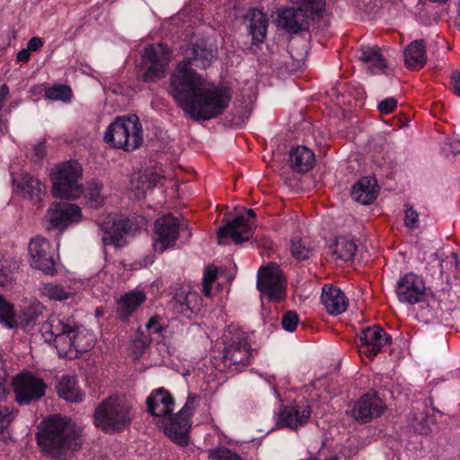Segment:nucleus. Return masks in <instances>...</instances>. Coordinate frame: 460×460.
Segmentation results:
<instances>
[{
	"instance_id": "1",
	"label": "nucleus",
	"mask_w": 460,
	"mask_h": 460,
	"mask_svg": "<svg viewBox=\"0 0 460 460\" xmlns=\"http://www.w3.org/2000/svg\"><path fill=\"white\" fill-rule=\"evenodd\" d=\"M191 55L180 62L171 75V94L192 119L208 120L221 114L231 101L226 89L210 84L192 66L206 68L216 50L204 40L197 41Z\"/></svg>"
},
{
	"instance_id": "2",
	"label": "nucleus",
	"mask_w": 460,
	"mask_h": 460,
	"mask_svg": "<svg viewBox=\"0 0 460 460\" xmlns=\"http://www.w3.org/2000/svg\"><path fill=\"white\" fill-rule=\"evenodd\" d=\"M197 399L194 395L188 396L184 406L172 415L174 401L167 390L158 388L147 397L146 406L148 412L158 418L156 425L164 430V435L176 444L186 446L191 426L190 418L196 410Z\"/></svg>"
},
{
	"instance_id": "3",
	"label": "nucleus",
	"mask_w": 460,
	"mask_h": 460,
	"mask_svg": "<svg viewBox=\"0 0 460 460\" xmlns=\"http://www.w3.org/2000/svg\"><path fill=\"white\" fill-rule=\"evenodd\" d=\"M47 342L54 341L59 356L74 358L93 346V339L77 323L72 314L54 313L40 327Z\"/></svg>"
},
{
	"instance_id": "4",
	"label": "nucleus",
	"mask_w": 460,
	"mask_h": 460,
	"mask_svg": "<svg viewBox=\"0 0 460 460\" xmlns=\"http://www.w3.org/2000/svg\"><path fill=\"white\" fill-rule=\"evenodd\" d=\"M37 440L46 455L58 460H68L81 447V429L69 419L56 415L44 421Z\"/></svg>"
},
{
	"instance_id": "5",
	"label": "nucleus",
	"mask_w": 460,
	"mask_h": 460,
	"mask_svg": "<svg viewBox=\"0 0 460 460\" xmlns=\"http://www.w3.org/2000/svg\"><path fill=\"white\" fill-rule=\"evenodd\" d=\"M134 417L131 406L124 398L112 395L101 402L93 412V423L105 433L120 432Z\"/></svg>"
},
{
	"instance_id": "6",
	"label": "nucleus",
	"mask_w": 460,
	"mask_h": 460,
	"mask_svg": "<svg viewBox=\"0 0 460 460\" xmlns=\"http://www.w3.org/2000/svg\"><path fill=\"white\" fill-rule=\"evenodd\" d=\"M103 139L111 146L127 152L139 148L143 143V129L138 117L117 118L106 129Z\"/></svg>"
},
{
	"instance_id": "7",
	"label": "nucleus",
	"mask_w": 460,
	"mask_h": 460,
	"mask_svg": "<svg viewBox=\"0 0 460 460\" xmlns=\"http://www.w3.org/2000/svg\"><path fill=\"white\" fill-rule=\"evenodd\" d=\"M171 61L172 53L165 44L157 43L146 47L137 68V79L146 84L164 79Z\"/></svg>"
},
{
	"instance_id": "8",
	"label": "nucleus",
	"mask_w": 460,
	"mask_h": 460,
	"mask_svg": "<svg viewBox=\"0 0 460 460\" xmlns=\"http://www.w3.org/2000/svg\"><path fill=\"white\" fill-rule=\"evenodd\" d=\"M298 7H283L277 11L276 25L288 33L296 34L308 27V16L305 9L320 13L324 0H290Z\"/></svg>"
},
{
	"instance_id": "9",
	"label": "nucleus",
	"mask_w": 460,
	"mask_h": 460,
	"mask_svg": "<svg viewBox=\"0 0 460 460\" xmlns=\"http://www.w3.org/2000/svg\"><path fill=\"white\" fill-rule=\"evenodd\" d=\"M223 363L233 371H239L251 364L254 350L249 342V336L239 330H228L224 335Z\"/></svg>"
},
{
	"instance_id": "10",
	"label": "nucleus",
	"mask_w": 460,
	"mask_h": 460,
	"mask_svg": "<svg viewBox=\"0 0 460 460\" xmlns=\"http://www.w3.org/2000/svg\"><path fill=\"white\" fill-rule=\"evenodd\" d=\"M82 177V167L76 161H69L59 164L52 176V194L64 199H76L82 193V186L78 183Z\"/></svg>"
},
{
	"instance_id": "11",
	"label": "nucleus",
	"mask_w": 460,
	"mask_h": 460,
	"mask_svg": "<svg viewBox=\"0 0 460 460\" xmlns=\"http://www.w3.org/2000/svg\"><path fill=\"white\" fill-rule=\"evenodd\" d=\"M15 402L20 405H28L37 402L46 394L45 381L31 372L16 375L12 382Z\"/></svg>"
},
{
	"instance_id": "12",
	"label": "nucleus",
	"mask_w": 460,
	"mask_h": 460,
	"mask_svg": "<svg viewBox=\"0 0 460 460\" xmlns=\"http://www.w3.org/2000/svg\"><path fill=\"white\" fill-rule=\"evenodd\" d=\"M257 288L262 297H267L270 302H278L285 297V279L277 264L271 263L259 270Z\"/></svg>"
},
{
	"instance_id": "13",
	"label": "nucleus",
	"mask_w": 460,
	"mask_h": 460,
	"mask_svg": "<svg viewBox=\"0 0 460 460\" xmlns=\"http://www.w3.org/2000/svg\"><path fill=\"white\" fill-rule=\"evenodd\" d=\"M254 217L255 212L252 208H249L246 210V216H238L232 221H228L226 225L219 227L217 231L218 243H228L227 239L229 237L234 243H242L249 240L255 227L253 222L251 221V219Z\"/></svg>"
},
{
	"instance_id": "14",
	"label": "nucleus",
	"mask_w": 460,
	"mask_h": 460,
	"mask_svg": "<svg viewBox=\"0 0 460 460\" xmlns=\"http://www.w3.org/2000/svg\"><path fill=\"white\" fill-rule=\"evenodd\" d=\"M395 293L400 302L409 305L421 303L429 296L422 278L411 272L398 279Z\"/></svg>"
},
{
	"instance_id": "15",
	"label": "nucleus",
	"mask_w": 460,
	"mask_h": 460,
	"mask_svg": "<svg viewBox=\"0 0 460 460\" xmlns=\"http://www.w3.org/2000/svg\"><path fill=\"white\" fill-rule=\"evenodd\" d=\"M100 231L104 246L120 248L126 244L124 236L131 233L132 226L128 219L109 216L100 224Z\"/></svg>"
},
{
	"instance_id": "16",
	"label": "nucleus",
	"mask_w": 460,
	"mask_h": 460,
	"mask_svg": "<svg viewBox=\"0 0 460 460\" xmlns=\"http://www.w3.org/2000/svg\"><path fill=\"white\" fill-rule=\"evenodd\" d=\"M81 208L74 204L59 202L52 204L48 210L45 218L48 229L66 228L69 224L76 223L81 219Z\"/></svg>"
},
{
	"instance_id": "17",
	"label": "nucleus",
	"mask_w": 460,
	"mask_h": 460,
	"mask_svg": "<svg viewBox=\"0 0 460 460\" xmlns=\"http://www.w3.org/2000/svg\"><path fill=\"white\" fill-rule=\"evenodd\" d=\"M179 228L180 224L176 217L165 216L156 219L154 224L155 249L163 252L167 248L174 245L179 237Z\"/></svg>"
},
{
	"instance_id": "18",
	"label": "nucleus",
	"mask_w": 460,
	"mask_h": 460,
	"mask_svg": "<svg viewBox=\"0 0 460 460\" xmlns=\"http://www.w3.org/2000/svg\"><path fill=\"white\" fill-rule=\"evenodd\" d=\"M385 409L384 402L375 393H367L355 402L350 412L357 421L367 423L380 417Z\"/></svg>"
},
{
	"instance_id": "19",
	"label": "nucleus",
	"mask_w": 460,
	"mask_h": 460,
	"mask_svg": "<svg viewBox=\"0 0 460 460\" xmlns=\"http://www.w3.org/2000/svg\"><path fill=\"white\" fill-rule=\"evenodd\" d=\"M391 340L392 337L378 325L367 327L359 334V351L374 358Z\"/></svg>"
},
{
	"instance_id": "20",
	"label": "nucleus",
	"mask_w": 460,
	"mask_h": 460,
	"mask_svg": "<svg viewBox=\"0 0 460 460\" xmlns=\"http://www.w3.org/2000/svg\"><path fill=\"white\" fill-rule=\"evenodd\" d=\"M311 413V406L307 403L282 406L278 413L276 425L279 428L296 430L308 422Z\"/></svg>"
},
{
	"instance_id": "21",
	"label": "nucleus",
	"mask_w": 460,
	"mask_h": 460,
	"mask_svg": "<svg viewBox=\"0 0 460 460\" xmlns=\"http://www.w3.org/2000/svg\"><path fill=\"white\" fill-rule=\"evenodd\" d=\"M29 252L31 255V265L41 270L45 274H53L55 272V262L50 252V244L43 237L31 239L29 243Z\"/></svg>"
},
{
	"instance_id": "22",
	"label": "nucleus",
	"mask_w": 460,
	"mask_h": 460,
	"mask_svg": "<svg viewBox=\"0 0 460 460\" xmlns=\"http://www.w3.org/2000/svg\"><path fill=\"white\" fill-rule=\"evenodd\" d=\"M358 58L368 64L367 70L374 75L385 74L388 67L386 59L385 58L380 48L376 45L362 46Z\"/></svg>"
},
{
	"instance_id": "23",
	"label": "nucleus",
	"mask_w": 460,
	"mask_h": 460,
	"mask_svg": "<svg viewBox=\"0 0 460 460\" xmlns=\"http://www.w3.org/2000/svg\"><path fill=\"white\" fill-rule=\"evenodd\" d=\"M321 301L330 314L337 315L346 311L348 300L344 293L337 288L324 287Z\"/></svg>"
},
{
	"instance_id": "24",
	"label": "nucleus",
	"mask_w": 460,
	"mask_h": 460,
	"mask_svg": "<svg viewBox=\"0 0 460 460\" xmlns=\"http://www.w3.org/2000/svg\"><path fill=\"white\" fill-rule=\"evenodd\" d=\"M199 303L198 293L184 288L177 289L172 299L174 309L186 317H190L199 308Z\"/></svg>"
},
{
	"instance_id": "25",
	"label": "nucleus",
	"mask_w": 460,
	"mask_h": 460,
	"mask_svg": "<svg viewBox=\"0 0 460 460\" xmlns=\"http://www.w3.org/2000/svg\"><path fill=\"white\" fill-rule=\"evenodd\" d=\"M378 186L376 180L372 177L361 178L352 188V198L363 204L368 205L372 203L377 197Z\"/></svg>"
},
{
	"instance_id": "26",
	"label": "nucleus",
	"mask_w": 460,
	"mask_h": 460,
	"mask_svg": "<svg viewBox=\"0 0 460 460\" xmlns=\"http://www.w3.org/2000/svg\"><path fill=\"white\" fill-rule=\"evenodd\" d=\"M314 162V152L306 146H298L289 152V166L297 172H308L313 168Z\"/></svg>"
},
{
	"instance_id": "27",
	"label": "nucleus",
	"mask_w": 460,
	"mask_h": 460,
	"mask_svg": "<svg viewBox=\"0 0 460 460\" xmlns=\"http://www.w3.org/2000/svg\"><path fill=\"white\" fill-rule=\"evenodd\" d=\"M159 180V175L152 172L147 173L136 172L131 176L129 189L136 199H144L146 192L155 187Z\"/></svg>"
},
{
	"instance_id": "28",
	"label": "nucleus",
	"mask_w": 460,
	"mask_h": 460,
	"mask_svg": "<svg viewBox=\"0 0 460 460\" xmlns=\"http://www.w3.org/2000/svg\"><path fill=\"white\" fill-rule=\"evenodd\" d=\"M146 300V295L141 291H132L124 294L117 301V311L122 321H128V317Z\"/></svg>"
},
{
	"instance_id": "29",
	"label": "nucleus",
	"mask_w": 460,
	"mask_h": 460,
	"mask_svg": "<svg viewBox=\"0 0 460 460\" xmlns=\"http://www.w3.org/2000/svg\"><path fill=\"white\" fill-rule=\"evenodd\" d=\"M18 190L25 198L39 199L45 192L44 184L29 173H22L19 178L13 179Z\"/></svg>"
},
{
	"instance_id": "30",
	"label": "nucleus",
	"mask_w": 460,
	"mask_h": 460,
	"mask_svg": "<svg viewBox=\"0 0 460 460\" xmlns=\"http://www.w3.org/2000/svg\"><path fill=\"white\" fill-rule=\"evenodd\" d=\"M250 22V34L254 41L261 42L266 37L268 29L267 14L259 9H252L246 15Z\"/></svg>"
},
{
	"instance_id": "31",
	"label": "nucleus",
	"mask_w": 460,
	"mask_h": 460,
	"mask_svg": "<svg viewBox=\"0 0 460 460\" xmlns=\"http://www.w3.org/2000/svg\"><path fill=\"white\" fill-rule=\"evenodd\" d=\"M404 56V61L407 67L411 69L422 67L427 62L424 40H417L411 42L407 47Z\"/></svg>"
},
{
	"instance_id": "32",
	"label": "nucleus",
	"mask_w": 460,
	"mask_h": 460,
	"mask_svg": "<svg viewBox=\"0 0 460 460\" xmlns=\"http://www.w3.org/2000/svg\"><path fill=\"white\" fill-rule=\"evenodd\" d=\"M57 388L59 396L66 401L82 402L84 399V394L77 388L75 379L72 376H62Z\"/></svg>"
},
{
	"instance_id": "33",
	"label": "nucleus",
	"mask_w": 460,
	"mask_h": 460,
	"mask_svg": "<svg viewBox=\"0 0 460 460\" xmlns=\"http://www.w3.org/2000/svg\"><path fill=\"white\" fill-rule=\"evenodd\" d=\"M358 249L356 243L348 237L340 236L332 246V251L337 259L349 261L353 259Z\"/></svg>"
},
{
	"instance_id": "34",
	"label": "nucleus",
	"mask_w": 460,
	"mask_h": 460,
	"mask_svg": "<svg viewBox=\"0 0 460 460\" xmlns=\"http://www.w3.org/2000/svg\"><path fill=\"white\" fill-rule=\"evenodd\" d=\"M40 293L42 296L56 301L68 299L74 295L71 287L57 283L43 284L40 288Z\"/></svg>"
},
{
	"instance_id": "35",
	"label": "nucleus",
	"mask_w": 460,
	"mask_h": 460,
	"mask_svg": "<svg viewBox=\"0 0 460 460\" xmlns=\"http://www.w3.org/2000/svg\"><path fill=\"white\" fill-rule=\"evenodd\" d=\"M19 269V262L7 259L0 260V286L8 287L13 282V271Z\"/></svg>"
},
{
	"instance_id": "36",
	"label": "nucleus",
	"mask_w": 460,
	"mask_h": 460,
	"mask_svg": "<svg viewBox=\"0 0 460 460\" xmlns=\"http://www.w3.org/2000/svg\"><path fill=\"white\" fill-rule=\"evenodd\" d=\"M0 322L10 329L17 325L13 305L2 296H0Z\"/></svg>"
},
{
	"instance_id": "37",
	"label": "nucleus",
	"mask_w": 460,
	"mask_h": 460,
	"mask_svg": "<svg viewBox=\"0 0 460 460\" xmlns=\"http://www.w3.org/2000/svg\"><path fill=\"white\" fill-rule=\"evenodd\" d=\"M102 184L98 181H91L87 185V195L90 205L93 208H99L103 204L105 195L102 192Z\"/></svg>"
},
{
	"instance_id": "38",
	"label": "nucleus",
	"mask_w": 460,
	"mask_h": 460,
	"mask_svg": "<svg viewBox=\"0 0 460 460\" xmlns=\"http://www.w3.org/2000/svg\"><path fill=\"white\" fill-rule=\"evenodd\" d=\"M290 252L294 258L302 261L310 257L312 249L306 244L305 240L295 237L290 243Z\"/></svg>"
},
{
	"instance_id": "39",
	"label": "nucleus",
	"mask_w": 460,
	"mask_h": 460,
	"mask_svg": "<svg viewBox=\"0 0 460 460\" xmlns=\"http://www.w3.org/2000/svg\"><path fill=\"white\" fill-rule=\"evenodd\" d=\"M72 96V92L70 87L64 85V84H58L55 85L53 87L49 88L45 92V97L49 100L53 101H63V102H68Z\"/></svg>"
},
{
	"instance_id": "40",
	"label": "nucleus",
	"mask_w": 460,
	"mask_h": 460,
	"mask_svg": "<svg viewBox=\"0 0 460 460\" xmlns=\"http://www.w3.org/2000/svg\"><path fill=\"white\" fill-rule=\"evenodd\" d=\"M208 456L212 460H242L238 454L225 447L211 449Z\"/></svg>"
},
{
	"instance_id": "41",
	"label": "nucleus",
	"mask_w": 460,
	"mask_h": 460,
	"mask_svg": "<svg viewBox=\"0 0 460 460\" xmlns=\"http://www.w3.org/2000/svg\"><path fill=\"white\" fill-rule=\"evenodd\" d=\"M16 416V411L13 408L7 406H0V435L8 429L12 421Z\"/></svg>"
},
{
	"instance_id": "42",
	"label": "nucleus",
	"mask_w": 460,
	"mask_h": 460,
	"mask_svg": "<svg viewBox=\"0 0 460 460\" xmlns=\"http://www.w3.org/2000/svg\"><path fill=\"white\" fill-rule=\"evenodd\" d=\"M427 302V306L421 308V315L425 317L427 321L438 318L439 312L438 310V302L433 296L429 298V296L424 301Z\"/></svg>"
},
{
	"instance_id": "43",
	"label": "nucleus",
	"mask_w": 460,
	"mask_h": 460,
	"mask_svg": "<svg viewBox=\"0 0 460 460\" xmlns=\"http://www.w3.org/2000/svg\"><path fill=\"white\" fill-rule=\"evenodd\" d=\"M298 322V314L295 311H288L283 315L282 327L288 332H293L296 330Z\"/></svg>"
},
{
	"instance_id": "44",
	"label": "nucleus",
	"mask_w": 460,
	"mask_h": 460,
	"mask_svg": "<svg viewBox=\"0 0 460 460\" xmlns=\"http://www.w3.org/2000/svg\"><path fill=\"white\" fill-rule=\"evenodd\" d=\"M405 225L412 229L419 227V214L412 207H407L406 208Z\"/></svg>"
},
{
	"instance_id": "45",
	"label": "nucleus",
	"mask_w": 460,
	"mask_h": 460,
	"mask_svg": "<svg viewBox=\"0 0 460 460\" xmlns=\"http://www.w3.org/2000/svg\"><path fill=\"white\" fill-rule=\"evenodd\" d=\"M397 106V100L394 97H388L383 100L378 104V111L382 114H388L392 112Z\"/></svg>"
},
{
	"instance_id": "46",
	"label": "nucleus",
	"mask_w": 460,
	"mask_h": 460,
	"mask_svg": "<svg viewBox=\"0 0 460 460\" xmlns=\"http://www.w3.org/2000/svg\"><path fill=\"white\" fill-rule=\"evenodd\" d=\"M44 306L40 303L31 305L25 311L26 320L30 322L36 320L42 314Z\"/></svg>"
},
{
	"instance_id": "47",
	"label": "nucleus",
	"mask_w": 460,
	"mask_h": 460,
	"mask_svg": "<svg viewBox=\"0 0 460 460\" xmlns=\"http://www.w3.org/2000/svg\"><path fill=\"white\" fill-rule=\"evenodd\" d=\"M45 146L44 143L37 144L33 148L32 159L35 163L40 162L45 156Z\"/></svg>"
},
{
	"instance_id": "48",
	"label": "nucleus",
	"mask_w": 460,
	"mask_h": 460,
	"mask_svg": "<svg viewBox=\"0 0 460 460\" xmlns=\"http://www.w3.org/2000/svg\"><path fill=\"white\" fill-rule=\"evenodd\" d=\"M146 329L150 333H159L162 327L158 323V317H152L146 324Z\"/></svg>"
},
{
	"instance_id": "49",
	"label": "nucleus",
	"mask_w": 460,
	"mask_h": 460,
	"mask_svg": "<svg viewBox=\"0 0 460 460\" xmlns=\"http://www.w3.org/2000/svg\"><path fill=\"white\" fill-rule=\"evenodd\" d=\"M453 92L460 97V71H454L451 75Z\"/></svg>"
},
{
	"instance_id": "50",
	"label": "nucleus",
	"mask_w": 460,
	"mask_h": 460,
	"mask_svg": "<svg viewBox=\"0 0 460 460\" xmlns=\"http://www.w3.org/2000/svg\"><path fill=\"white\" fill-rule=\"evenodd\" d=\"M43 46V41L39 37L31 38L27 43V49L29 51H36Z\"/></svg>"
},
{
	"instance_id": "51",
	"label": "nucleus",
	"mask_w": 460,
	"mask_h": 460,
	"mask_svg": "<svg viewBox=\"0 0 460 460\" xmlns=\"http://www.w3.org/2000/svg\"><path fill=\"white\" fill-rule=\"evenodd\" d=\"M217 271L215 269H207L204 272L203 282L213 284L217 279Z\"/></svg>"
},
{
	"instance_id": "52",
	"label": "nucleus",
	"mask_w": 460,
	"mask_h": 460,
	"mask_svg": "<svg viewBox=\"0 0 460 460\" xmlns=\"http://www.w3.org/2000/svg\"><path fill=\"white\" fill-rule=\"evenodd\" d=\"M8 394L6 379L0 375V402L4 400Z\"/></svg>"
},
{
	"instance_id": "53",
	"label": "nucleus",
	"mask_w": 460,
	"mask_h": 460,
	"mask_svg": "<svg viewBox=\"0 0 460 460\" xmlns=\"http://www.w3.org/2000/svg\"><path fill=\"white\" fill-rule=\"evenodd\" d=\"M30 51L26 49H22L17 54V60L20 62H26L30 58Z\"/></svg>"
},
{
	"instance_id": "54",
	"label": "nucleus",
	"mask_w": 460,
	"mask_h": 460,
	"mask_svg": "<svg viewBox=\"0 0 460 460\" xmlns=\"http://www.w3.org/2000/svg\"><path fill=\"white\" fill-rule=\"evenodd\" d=\"M211 284H208V283H205L203 282V294L206 296H210L211 295Z\"/></svg>"
},
{
	"instance_id": "55",
	"label": "nucleus",
	"mask_w": 460,
	"mask_h": 460,
	"mask_svg": "<svg viewBox=\"0 0 460 460\" xmlns=\"http://www.w3.org/2000/svg\"><path fill=\"white\" fill-rule=\"evenodd\" d=\"M420 433L426 434L429 431V428L425 427L424 425H421L420 429L415 428Z\"/></svg>"
}]
</instances>
